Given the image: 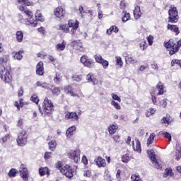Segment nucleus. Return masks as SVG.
I'll return each mask as SVG.
<instances>
[{
  "instance_id": "f257e3e1",
  "label": "nucleus",
  "mask_w": 181,
  "mask_h": 181,
  "mask_svg": "<svg viewBox=\"0 0 181 181\" xmlns=\"http://www.w3.org/2000/svg\"><path fill=\"white\" fill-rule=\"evenodd\" d=\"M24 16L26 25H31L33 28L37 26V21L45 22V17L39 10H37L35 14L36 20L33 19V13L29 10L24 11Z\"/></svg>"
},
{
  "instance_id": "f03ea898",
  "label": "nucleus",
  "mask_w": 181,
  "mask_h": 181,
  "mask_svg": "<svg viewBox=\"0 0 181 181\" xmlns=\"http://www.w3.org/2000/svg\"><path fill=\"white\" fill-rule=\"evenodd\" d=\"M168 22L170 23H176L179 21V15L176 7H170L168 11Z\"/></svg>"
},
{
  "instance_id": "7ed1b4c3",
  "label": "nucleus",
  "mask_w": 181,
  "mask_h": 181,
  "mask_svg": "<svg viewBox=\"0 0 181 181\" xmlns=\"http://www.w3.org/2000/svg\"><path fill=\"white\" fill-rule=\"evenodd\" d=\"M42 110L44 114H50L53 110H54V105H53V103L48 98H45L44 100V103L42 105Z\"/></svg>"
},
{
  "instance_id": "20e7f679",
  "label": "nucleus",
  "mask_w": 181,
  "mask_h": 181,
  "mask_svg": "<svg viewBox=\"0 0 181 181\" xmlns=\"http://www.w3.org/2000/svg\"><path fill=\"white\" fill-rule=\"evenodd\" d=\"M61 173L64 175L66 177L71 179L74 175V168L73 166L66 164L62 167V169H61Z\"/></svg>"
},
{
  "instance_id": "39448f33",
  "label": "nucleus",
  "mask_w": 181,
  "mask_h": 181,
  "mask_svg": "<svg viewBox=\"0 0 181 181\" xmlns=\"http://www.w3.org/2000/svg\"><path fill=\"white\" fill-rule=\"evenodd\" d=\"M0 78L5 83H9L12 80V76L5 67L0 68Z\"/></svg>"
},
{
  "instance_id": "423d86ee",
  "label": "nucleus",
  "mask_w": 181,
  "mask_h": 181,
  "mask_svg": "<svg viewBox=\"0 0 181 181\" xmlns=\"http://www.w3.org/2000/svg\"><path fill=\"white\" fill-rule=\"evenodd\" d=\"M81 154V151L80 149L71 150L68 153V158L74 160V163H78L80 162V155Z\"/></svg>"
},
{
  "instance_id": "0eeeda50",
  "label": "nucleus",
  "mask_w": 181,
  "mask_h": 181,
  "mask_svg": "<svg viewBox=\"0 0 181 181\" xmlns=\"http://www.w3.org/2000/svg\"><path fill=\"white\" fill-rule=\"evenodd\" d=\"M54 15L58 19H63L64 15H66V8L63 7V6H59L54 9Z\"/></svg>"
},
{
  "instance_id": "6e6552de",
  "label": "nucleus",
  "mask_w": 181,
  "mask_h": 181,
  "mask_svg": "<svg viewBox=\"0 0 181 181\" xmlns=\"http://www.w3.org/2000/svg\"><path fill=\"white\" fill-rule=\"evenodd\" d=\"M81 63L83 64L85 67H88V69H91V67L94 66V61L91 59V58L88 57L87 55H83L81 57Z\"/></svg>"
},
{
  "instance_id": "1a4fd4ad",
  "label": "nucleus",
  "mask_w": 181,
  "mask_h": 181,
  "mask_svg": "<svg viewBox=\"0 0 181 181\" xmlns=\"http://www.w3.org/2000/svg\"><path fill=\"white\" fill-rule=\"evenodd\" d=\"M80 117H78V115L76 112H67L65 115V119H67L68 121H72L76 122L78 121Z\"/></svg>"
},
{
  "instance_id": "9d476101",
  "label": "nucleus",
  "mask_w": 181,
  "mask_h": 181,
  "mask_svg": "<svg viewBox=\"0 0 181 181\" xmlns=\"http://www.w3.org/2000/svg\"><path fill=\"white\" fill-rule=\"evenodd\" d=\"M78 25H79V23L77 21H74V20H69L68 21L69 28H72L71 30L72 35H74L77 29H78Z\"/></svg>"
},
{
  "instance_id": "9b49d317",
  "label": "nucleus",
  "mask_w": 181,
  "mask_h": 181,
  "mask_svg": "<svg viewBox=\"0 0 181 181\" xmlns=\"http://www.w3.org/2000/svg\"><path fill=\"white\" fill-rule=\"evenodd\" d=\"M172 155L175 158V160H180L181 159V146L180 144H177L175 147V151L172 153Z\"/></svg>"
},
{
  "instance_id": "f8f14e48",
  "label": "nucleus",
  "mask_w": 181,
  "mask_h": 181,
  "mask_svg": "<svg viewBox=\"0 0 181 181\" xmlns=\"http://www.w3.org/2000/svg\"><path fill=\"white\" fill-rule=\"evenodd\" d=\"M94 162L96 163L98 168H105V166H107L105 159L103 158V157H98L94 160Z\"/></svg>"
},
{
  "instance_id": "ddd939ff",
  "label": "nucleus",
  "mask_w": 181,
  "mask_h": 181,
  "mask_svg": "<svg viewBox=\"0 0 181 181\" xmlns=\"http://www.w3.org/2000/svg\"><path fill=\"white\" fill-rule=\"evenodd\" d=\"M156 87L158 91L157 95H163V94L166 93V90L165 89V85H163L162 82H158Z\"/></svg>"
},
{
  "instance_id": "4468645a",
  "label": "nucleus",
  "mask_w": 181,
  "mask_h": 181,
  "mask_svg": "<svg viewBox=\"0 0 181 181\" xmlns=\"http://www.w3.org/2000/svg\"><path fill=\"white\" fill-rule=\"evenodd\" d=\"M117 129H118V124H117V123L111 124L107 127V131L110 135H114V134L117 132Z\"/></svg>"
},
{
  "instance_id": "2eb2a0df",
  "label": "nucleus",
  "mask_w": 181,
  "mask_h": 181,
  "mask_svg": "<svg viewBox=\"0 0 181 181\" xmlns=\"http://www.w3.org/2000/svg\"><path fill=\"white\" fill-rule=\"evenodd\" d=\"M133 145V149L135 151V152H137L138 153H141L142 152V148L141 147V142L139 140H136L135 143L132 141Z\"/></svg>"
},
{
  "instance_id": "dca6fc26",
  "label": "nucleus",
  "mask_w": 181,
  "mask_h": 181,
  "mask_svg": "<svg viewBox=\"0 0 181 181\" xmlns=\"http://www.w3.org/2000/svg\"><path fill=\"white\" fill-rule=\"evenodd\" d=\"M36 73L37 74H38V76H43L45 73L43 62H38V64H37Z\"/></svg>"
},
{
  "instance_id": "f3484780",
  "label": "nucleus",
  "mask_w": 181,
  "mask_h": 181,
  "mask_svg": "<svg viewBox=\"0 0 181 181\" xmlns=\"http://www.w3.org/2000/svg\"><path fill=\"white\" fill-rule=\"evenodd\" d=\"M86 80H87L88 83H92V84H93V86H95V84H97L98 83V81L94 76V75H93V74H88L86 76Z\"/></svg>"
},
{
  "instance_id": "a211bd4d",
  "label": "nucleus",
  "mask_w": 181,
  "mask_h": 181,
  "mask_svg": "<svg viewBox=\"0 0 181 181\" xmlns=\"http://www.w3.org/2000/svg\"><path fill=\"white\" fill-rule=\"evenodd\" d=\"M166 50L169 52V54L170 56H173V54H175L178 50H179V47L176 46H167Z\"/></svg>"
},
{
  "instance_id": "6ab92c4d",
  "label": "nucleus",
  "mask_w": 181,
  "mask_h": 181,
  "mask_svg": "<svg viewBox=\"0 0 181 181\" xmlns=\"http://www.w3.org/2000/svg\"><path fill=\"white\" fill-rule=\"evenodd\" d=\"M64 91L66 93V94H70L72 97H77L78 98L80 97L77 93H75L73 92V89L71 88V86H67L64 88Z\"/></svg>"
},
{
  "instance_id": "aec40b11",
  "label": "nucleus",
  "mask_w": 181,
  "mask_h": 181,
  "mask_svg": "<svg viewBox=\"0 0 181 181\" xmlns=\"http://www.w3.org/2000/svg\"><path fill=\"white\" fill-rule=\"evenodd\" d=\"M131 19V14L127 12L126 11H123L122 13V22H128Z\"/></svg>"
},
{
  "instance_id": "412c9836",
  "label": "nucleus",
  "mask_w": 181,
  "mask_h": 181,
  "mask_svg": "<svg viewBox=\"0 0 181 181\" xmlns=\"http://www.w3.org/2000/svg\"><path fill=\"white\" fill-rule=\"evenodd\" d=\"M141 15H142V13H141V7H139V6H136L134 11V16L135 19H139V18H141Z\"/></svg>"
},
{
  "instance_id": "4be33fe9",
  "label": "nucleus",
  "mask_w": 181,
  "mask_h": 181,
  "mask_svg": "<svg viewBox=\"0 0 181 181\" xmlns=\"http://www.w3.org/2000/svg\"><path fill=\"white\" fill-rule=\"evenodd\" d=\"M76 131V126H71L66 132V136L70 138L72 135H74V132Z\"/></svg>"
},
{
  "instance_id": "5701e85b",
  "label": "nucleus",
  "mask_w": 181,
  "mask_h": 181,
  "mask_svg": "<svg viewBox=\"0 0 181 181\" xmlns=\"http://www.w3.org/2000/svg\"><path fill=\"white\" fill-rule=\"evenodd\" d=\"M115 59L116 62V66H117L119 69H121L122 66H124V62H122V58L119 56H115Z\"/></svg>"
},
{
  "instance_id": "b1692460",
  "label": "nucleus",
  "mask_w": 181,
  "mask_h": 181,
  "mask_svg": "<svg viewBox=\"0 0 181 181\" xmlns=\"http://www.w3.org/2000/svg\"><path fill=\"white\" fill-rule=\"evenodd\" d=\"M173 177L175 176V173H173V170L171 168H167L165 170L163 177Z\"/></svg>"
},
{
  "instance_id": "393cba45",
  "label": "nucleus",
  "mask_w": 181,
  "mask_h": 181,
  "mask_svg": "<svg viewBox=\"0 0 181 181\" xmlns=\"http://www.w3.org/2000/svg\"><path fill=\"white\" fill-rule=\"evenodd\" d=\"M167 28L168 30H172L173 32H175L176 35H179V28L177 25L168 24Z\"/></svg>"
},
{
  "instance_id": "a878e982",
  "label": "nucleus",
  "mask_w": 181,
  "mask_h": 181,
  "mask_svg": "<svg viewBox=\"0 0 181 181\" xmlns=\"http://www.w3.org/2000/svg\"><path fill=\"white\" fill-rule=\"evenodd\" d=\"M18 146H23V133L21 132L18 134L16 139Z\"/></svg>"
},
{
  "instance_id": "bb28decb",
  "label": "nucleus",
  "mask_w": 181,
  "mask_h": 181,
  "mask_svg": "<svg viewBox=\"0 0 181 181\" xmlns=\"http://www.w3.org/2000/svg\"><path fill=\"white\" fill-rule=\"evenodd\" d=\"M37 87H42V88H46L47 90L50 88V85L46 82L37 81L36 83Z\"/></svg>"
},
{
  "instance_id": "cd10ccee",
  "label": "nucleus",
  "mask_w": 181,
  "mask_h": 181,
  "mask_svg": "<svg viewBox=\"0 0 181 181\" xmlns=\"http://www.w3.org/2000/svg\"><path fill=\"white\" fill-rule=\"evenodd\" d=\"M22 53H23L22 51H19V52H13L12 53L13 57L14 59H16L17 60H22V58L23 57V56L22 55Z\"/></svg>"
},
{
  "instance_id": "c85d7f7f",
  "label": "nucleus",
  "mask_w": 181,
  "mask_h": 181,
  "mask_svg": "<svg viewBox=\"0 0 181 181\" xmlns=\"http://www.w3.org/2000/svg\"><path fill=\"white\" fill-rule=\"evenodd\" d=\"M9 61V55H4L2 57H0V64L4 66L8 63Z\"/></svg>"
},
{
  "instance_id": "c756f323",
  "label": "nucleus",
  "mask_w": 181,
  "mask_h": 181,
  "mask_svg": "<svg viewBox=\"0 0 181 181\" xmlns=\"http://www.w3.org/2000/svg\"><path fill=\"white\" fill-rule=\"evenodd\" d=\"M147 153H148L151 162L156 160V156L155 155V151L153 150H148Z\"/></svg>"
},
{
  "instance_id": "7c9ffc66",
  "label": "nucleus",
  "mask_w": 181,
  "mask_h": 181,
  "mask_svg": "<svg viewBox=\"0 0 181 181\" xmlns=\"http://www.w3.org/2000/svg\"><path fill=\"white\" fill-rule=\"evenodd\" d=\"M131 180L132 181H144L142 180V178L141 176H139V174L134 173L131 175Z\"/></svg>"
},
{
  "instance_id": "2f4dec72",
  "label": "nucleus",
  "mask_w": 181,
  "mask_h": 181,
  "mask_svg": "<svg viewBox=\"0 0 181 181\" xmlns=\"http://www.w3.org/2000/svg\"><path fill=\"white\" fill-rule=\"evenodd\" d=\"M155 140V133H151L149 136V138L147 139L146 145L149 146L151 144H153V141Z\"/></svg>"
},
{
  "instance_id": "473e14b6",
  "label": "nucleus",
  "mask_w": 181,
  "mask_h": 181,
  "mask_svg": "<svg viewBox=\"0 0 181 181\" xmlns=\"http://www.w3.org/2000/svg\"><path fill=\"white\" fill-rule=\"evenodd\" d=\"M39 173L41 176H45V175H49V168H47V167L40 168Z\"/></svg>"
},
{
  "instance_id": "72a5a7b5",
  "label": "nucleus",
  "mask_w": 181,
  "mask_h": 181,
  "mask_svg": "<svg viewBox=\"0 0 181 181\" xmlns=\"http://www.w3.org/2000/svg\"><path fill=\"white\" fill-rule=\"evenodd\" d=\"M56 146H57L56 141L52 140L49 142V149H50V151H54V149H56Z\"/></svg>"
},
{
  "instance_id": "f704fd0d",
  "label": "nucleus",
  "mask_w": 181,
  "mask_h": 181,
  "mask_svg": "<svg viewBox=\"0 0 181 181\" xmlns=\"http://www.w3.org/2000/svg\"><path fill=\"white\" fill-rule=\"evenodd\" d=\"M110 104L112 107L115 108V110H117L118 111L121 110V105H119V103H117L115 100H111Z\"/></svg>"
},
{
  "instance_id": "c9c22d12",
  "label": "nucleus",
  "mask_w": 181,
  "mask_h": 181,
  "mask_svg": "<svg viewBox=\"0 0 181 181\" xmlns=\"http://www.w3.org/2000/svg\"><path fill=\"white\" fill-rule=\"evenodd\" d=\"M131 160V158L129 157V154L126 153L122 156V161L123 163H128Z\"/></svg>"
},
{
  "instance_id": "e433bc0d",
  "label": "nucleus",
  "mask_w": 181,
  "mask_h": 181,
  "mask_svg": "<svg viewBox=\"0 0 181 181\" xmlns=\"http://www.w3.org/2000/svg\"><path fill=\"white\" fill-rule=\"evenodd\" d=\"M15 107H17V110H20V107L22 108L23 107V99H19L18 101H16L14 103Z\"/></svg>"
},
{
  "instance_id": "4c0bfd02",
  "label": "nucleus",
  "mask_w": 181,
  "mask_h": 181,
  "mask_svg": "<svg viewBox=\"0 0 181 181\" xmlns=\"http://www.w3.org/2000/svg\"><path fill=\"white\" fill-rule=\"evenodd\" d=\"M16 39L18 42H22L23 40V33L22 31L16 32Z\"/></svg>"
},
{
  "instance_id": "58836bf2",
  "label": "nucleus",
  "mask_w": 181,
  "mask_h": 181,
  "mask_svg": "<svg viewBox=\"0 0 181 181\" xmlns=\"http://www.w3.org/2000/svg\"><path fill=\"white\" fill-rule=\"evenodd\" d=\"M16 173H18V170L16 169L12 168L8 173V176L9 177H15V176H16Z\"/></svg>"
},
{
  "instance_id": "ea45409f",
  "label": "nucleus",
  "mask_w": 181,
  "mask_h": 181,
  "mask_svg": "<svg viewBox=\"0 0 181 181\" xmlns=\"http://www.w3.org/2000/svg\"><path fill=\"white\" fill-rule=\"evenodd\" d=\"M23 180L25 181L29 180V171L26 168H23Z\"/></svg>"
},
{
  "instance_id": "a19ab883",
  "label": "nucleus",
  "mask_w": 181,
  "mask_h": 181,
  "mask_svg": "<svg viewBox=\"0 0 181 181\" xmlns=\"http://www.w3.org/2000/svg\"><path fill=\"white\" fill-rule=\"evenodd\" d=\"M155 112H156V110L151 107L148 110H147V111L146 112V117H151V115H153V114H155Z\"/></svg>"
},
{
  "instance_id": "79ce46f5",
  "label": "nucleus",
  "mask_w": 181,
  "mask_h": 181,
  "mask_svg": "<svg viewBox=\"0 0 181 181\" xmlns=\"http://www.w3.org/2000/svg\"><path fill=\"white\" fill-rule=\"evenodd\" d=\"M94 59L95 60L96 63H99V64H100L101 63H103V61L104 60V59L103 58V57H101L100 54H95L94 56Z\"/></svg>"
},
{
  "instance_id": "37998d69",
  "label": "nucleus",
  "mask_w": 181,
  "mask_h": 181,
  "mask_svg": "<svg viewBox=\"0 0 181 181\" xmlns=\"http://www.w3.org/2000/svg\"><path fill=\"white\" fill-rule=\"evenodd\" d=\"M16 5L21 12H23V0H17Z\"/></svg>"
},
{
  "instance_id": "c03bdc74",
  "label": "nucleus",
  "mask_w": 181,
  "mask_h": 181,
  "mask_svg": "<svg viewBox=\"0 0 181 181\" xmlns=\"http://www.w3.org/2000/svg\"><path fill=\"white\" fill-rule=\"evenodd\" d=\"M125 57L126 62H128L129 63H131V64H135V63H137V61L134 59V58L131 57H127V55H124Z\"/></svg>"
},
{
  "instance_id": "a18cd8bd",
  "label": "nucleus",
  "mask_w": 181,
  "mask_h": 181,
  "mask_svg": "<svg viewBox=\"0 0 181 181\" xmlns=\"http://www.w3.org/2000/svg\"><path fill=\"white\" fill-rule=\"evenodd\" d=\"M111 97L113 100V101H117L118 103H121V98L118 96V95L115 93H112Z\"/></svg>"
},
{
  "instance_id": "49530a36",
  "label": "nucleus",
  "mask_w": 181,
  "mask_h": 181,
  "mask_svg": "<svg viewBox=\"0 0 181 181\" xmlns=\"http://www.w3.org/2000/svg\"><path fill=\"white\" fill-rule=\"evenodd\" d=\"M59 30H63V32H65L66 33L70 32V30L69 29V28L66 27V25H60L59 26Z\"/></svg>"
},
{
  "instance_id": "de8ad7c7",
  "label": "nucleus",
  "mask_w": 181,
  "mask_h": 181,
  "mask_svg": "<svg viewBox=\"0 0 181 181\" xmlns=\"http://www.w3.org/2000/svg\"><path fill=\"white\" fill-rule=\"evenodd\" d=\"M72 78L74 81H81L83 80V75H74Z\"/></svg>"
},
{
  "instance_id": "09e8293b",
  "label": "nucleus",
  "mask_w": 181,
  "mask_h": 181,
  "mask_svg": "<svg viewBox=\"0 0 181 181\" xmlns=\"http://www.w3.org/2000/svg\"><path fill=\"white\" fill-rule=\"evenodd\" d=\"M30 100L33 103H35V104H38L39 103V97H37V95H33L31 96Z\"/></svg>"
},
{
  "instance_id": "8fccbe9b",
  "label": "nucleus",
  "mask_w": 181,
  "mask_h": 181,
  "mask_svg": "<svg viewBox=\"0 0 181 181\" xmlns=\"http://www.w3.org/2000/svg\"><path fill=\"white\" fill-rule=\"evenodd\" d=\"M100 64H102L103 69H108V66H110V63L105 59H103Z\"/></svg>"
},
{
  "instance_id": "3c124183",
  "label": "nucleus",
  "mask_w": 181,
  "mask_h": 181,
  "mask_svg": "<svg viewBox=\"0 0 181 181\" xmlns=\"http://www.w3.org/2000/svg\"><path fill=\"white\" fill-rule=\"evenodd\" d=\"M23 4L25 6H33V1L32 0H23Z\"/></svg>"
},
{
  "instance_id": "603ef678",
  "label": "nucleus",
  "mask_w": 181,
  "mask_h": 181,
  "mask_svg": "<svg viewBox=\"0 0 181 181\" xmlns=\"http://www.w3.org/2000/svg\"><path fill=\"white\" fill-rule=\"evenodd\" d=\"M63 163L61 161H58L56 164V168L59 169L60 172H62V169H63Z\"/></svg>"
},
{
  "instance_id": "864d4df0",
  "label": "nucleus",
  "mask_w": 181,
  "mask_h": 181,
  "mask_svg": "<svg viewBox=\"0 0 181 181\" xmlns=\"http://www.w3.org/2000/svg\"><path fill=\"white\" fill-rule=\"evenodd\" d=\"M54 83H60L62 81V76L57 74L54 78Z\"/></svg>"
},
{
  "instance_id": "5fc2aeb1",
  "label": "nucleus",
  "mask_w": 181,
  "mask_h": 181,
  "mask_svg": "<svg viewBox=\"0 0 181 181\" xmlns=\"http://www.w3.org/2000/svg\"><path fill=\"white\" fill-rule=\"evenodd\" d=\"M147 40L150 46H152V45H153V36L149 35L148 37H147Z\"/></svg>"
},
{
  "instance_id": "6e6d98bb",
  "label": "nucleus",
  "mask_w": 181,
  "mask_h": 181,
  "mask_svg": "<svg viewBox=\"0 0 181 181\" xmlns=\"http://www.w3.org/2000/svg\"><path fill=\"white\" fill-rule=\"evenodd\" d=\"M160 107H163V108H166V105H168V102L166 101V99H163L160 102Z\"/></svg>"
},
{
  "instance_id": "4d7b16f0",
  "label": "nucleus",
  "mask_w": 181,
  "mask_h": 181,
  "mask_svg": "<svg viewBox=\"0 0 181 181\" xmlns=\"http://www.w3.org/2000/svg\"><path fill=\"white\" fill-rule=\"evenodd\" d=\"M149 65L146 64V65H141L140 67L139 68V71H144V70H146V69H148Z\"/></svg>"
},
{
  "instance_id": "13d9d810",
  "label": "nucleus",
  "mask_w": 181,
  "mask_h": 181,
  "mask_svg": "<svg viewBox=\"0 0 181 181\" xmlns=\"http://www.w3.org/2000/svg\"><path fill=\"white\" fill-rule=\"evenodd\" d=\"M153 165L155 166V168H156V169H160L162 167H160V165L159 164V163L158 162V160H156V159L155 160H153Z\"/></svg>"
},
{
  "instance_id": "bf43d9fd",
  "label": "nucleus",
  "mask_w": 181,
  "mask_h": 181,
  "mask_svg": "<svg viewBox=\"0 0 181 181\" xmlns=\"http://www.w3.org/2000/svg\"><path fill=\"white\" fill-rule=\"evenodd\" d=\"M52 93L55 95H59V94H60V88H54V89H52Z\"/></svg>"
},
{
  "instance_id": "052dcab7",
  "label": "nucleus",
  "mask_w": 181,
  "mask_h": 181,
  "mask_svg": "<svg viewBox=\"0 0 181 181\" xmlns=\"http://www.w3.org/2000/svg\"><path fill=\"white\" fill-rule=\"evenodd\" d=\"M10 136L9 134H6L4 137L1 138V141L3 142V144H5V142H6L8 141V139H9Z\"/></svg>"
},
{
  "instance_id": "680f3d73",
  "label": "nucleus",
  "mask_w": 181,
  "mask_h": 181,
  "mask_svg": "<svg viewBox=\"0 0 181 181\" xmlns=\"http://www.w3.org/2000/svg\"><path fill=\"white\" fill-rule=\"evenodd\" d=\"M83 176L86 177H90L91 176V171L86 170L84 171Z\"/></svg>"
},
{
  "instance_id": "e2e57ef3",
  "label": "nucleus",
  "mask_w": 181,
  "mask_h": 181,
  "mask_svg": "<svg viewBox=\"0 0 181 181\" xmlns=\"http://www.w3.org/2000/svg\"><path fill=\"white\" fill-rule=\"evenodd\" d=\"M52 158V152H46L45 153V159L48 160Z\"/></svg>"
},
{
  "instance_id": "0e129e2a",
  "label": "nucleus",
  "mask_w": 181,
  "mask_h": 181,
  "mask_svg": "<svg viewBox=\"0 0 181 181\" xmlns=\"http://www.w3.org/2000/svg\"><path fill=\"white\" fill-rule=\"evenodd\" d=\"M81 162L85 165H88V159H87V157L86 156H82Z\"/></svg>"
},
{
  "instance_id": "69168bd1",
  "label": "nucleus",
  "mask_w": 181,
  "mask_h": 181,
  "mask_svg": "<svg viewBox=\"0 0 181 181\" xmlns=\"http://www.w3.org/2000/svg\"><path fill=\"white\" fill-rule=\"evenodd\" d=\"M163 135L165 138H167V139H168L169 141H172V136L170 135V134L165 132Z\"/></svg>"
},
{
  "instance_id": "338daca9",
  "label": "nucleus",
  "mask_w": 181,
  "mask_h": 181,
  "mask_svg": "<svg viewBox=\"0 0 181 181\" xmlns=\"http://www.w3.org/2000/svg\"><path fill=\"white\" fill-rule=\"evenodd\" d=\"M127 6V4H125V1H121L119 8L120 9H122L123 11H125V7Z\"/></svg>"
},
{
  "instance_id": "774afa93",
  "label": "nucleus",
  "mask_w": 181,
  "mask_h": 181,
  "mask_svg": "<svg viewBox=\"0 0 181 181\" xmlns=\"http://www.w3.org/2000/svg\"><path fill=\"white\" fill-rule=\"evenodd\" d=\"M112 139H114L115 142H119L120 138L119 135L113 136Z\"/></svg>"
}]
</instances>
